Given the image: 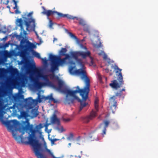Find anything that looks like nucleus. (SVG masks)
<instances>
[{
    "label": "nucleus",
    "instance_id": "obj_1",
    "mask_svg": "<svg viewBox=\"0 0 158 158\" xmlns=\"http://www.w3.org/2000/svg\"><path fill=\"white\" fill-rule=\"evenodd\" d=\"M76 89L75 90H67L66 93L68 95L73 97L74 98L67 99L66 101L69 104L73 103L74 99L77 100L80 102V105L79 107V112H80L83 108L88 105V103L85 102L87 99L90 89H80L79 86L76 87Z\"/></svg>",
    "mask_w": 158,
    "mask_h": 158
},
{
    "label": "nucleus",
    "instance_id": "obj_2",
    "mask_svg": "<svg viewBox=\"0 0 158 158\" xmlns=\"http://www.w3.org/2000/svg\"><path fill=\"white\" fill-rule=\"evenodd\" d=\"M30 68L34 70L37 77L42 78L45 81V82H40L38 78H31V80L34 82L35 87L40 89L42 87L47 85L49 86H55L54 85V84L49 80L47 75L43 74L41 73L40 71L36 68L35 65H31Z\"/></svg>",
    "mask_w": 158,
    "mask_h": 158
},
{
    "label": "nucleus",
    "instance_id": "obj_3",
    "mask_svg": "<svg viewBox=\"0 0 158 158\" xmlns=\"http://www.w3.org/2000/svg\"><path fill=\"white\" fill-rule=\"evenodd\" d=\"M114 69L115 70L117 79L111 81L109 85L112 88L117 89L122 87L124 85V81L121 73L122 69H120L116 65L114 66Z\"/></svg>",
    "mask_w": 158,
    "mask_h": 158
},
{
    "label": "nucleus",
    "instance_id": "obj_4",
    "mask_svg": "<svg viewBox=\"0 0 158 158\" xmlns=\"http://www.w3.org/2000/svg\"><path fill=\"white\" fill-rule=\"evenodd\" d=\"M33 14L32 12H31L27 14L25 13L22 16V18L24 19V22L25 25L26 26V30L29 31V29L35 32L37 37L40 39L38 35L35 31L36 23L35 20L32 18V15Z\"/></svg>",
    "mask_w": 158,
    "mask_h": 158
},
{
    "label": "nucleus",
    "instance_id": "obj_5",
    "mask_svg": "<svg viewBox=\"0 0 158 158\" xmlns=\"http://www.w3.org/2000/svg\"><path fill=\"white\" fill-rule=\"evenodd\" d=\"M38 96L35 99H32L31 97L29 98L28 99H26V101L27 102H29V100H31V103H33L35 104H37L38 103H40L43 101H45L49 100V102H53L55 103L58 102L57 100L54 99L52 96V94H51L47 96H44L43 95H41L40 93H37Z\"/></svg>",
    "mask_w": 158,
    "mask_h": 158
},
{
    "label": "nucleus",
    "instance_id": "obj_6",
    "mask_svg": "<svg viewBox=\"0 0 158 158\" xmlns=\"http://www.w3.org/2000/svg\"><path fill=\"white\" fill-rule=\"evenodd\" d=\"M42 8L44 10V11L42 12V13L43 15H46L48 17H49L51 15L56 14L57 15V17L58 18L63 17L69 19H76L78 20V19L77 17H73L69 14H63L61 13H60L55 11H52L51 10H46L45 7L44 6H42Z\"/></svg>",
    "mask_w": 158,
    "mask_h": 158
},
{
    "label": "nucleus",
    "instance_id": "obj_7",
    "mask_svg": "<svg viewBox=\"0 0 158 158\" xmlns=\"http://www.w3.org/2000/svg\"><path fill=\"white\" fill-rule=\"evenodd\" d=\"M73 73L77 75H82V79H85V85L83 89H87L90 88V80L87 77L86 72L85 70L83 69H80L76 70Z\"/></svg>",
    "mask_w": 158,
    "mask_h": 158
},
{
    "label": "nucleus",
    "instance_id": "obj_8",
    "mask_svg": "<svg viewBox=\"0 0 158 158\" xmlns=\"http://www.w3.org/2000/svg\"><path fill=\"white\" fill-rule=\"evenodd\" d=\"M10 108L13 109V111L15 114L20 113V116L21 118H26L27 117V113L23 110V108L21 104L15 103Z\"/></svg>",
    "mask_w": 158,
    "mask_h": 158
},
{
    "label": "nucleus",
    "instance_id": "obj_9",
    "mask_svg": "<svg viewBox=\"0 0 158 158\" xmlns=\"http://www.w3.org/2000/svg\"><path fill=\"white\" fill-rule=\"evenodd\" d=\"M116 97L115 95H113L109 99L110 104L111 105L110 108L113 113H114L115 110L117 108Z\"/></svg>",
    "mask_w": 158,
    "mask_h": 158
},
{
    "label": "nucleus",
    "instance_id": "obj_10",
    "mask_svg": "<svg viewBox=\"0 0 158 158\" xmlns=\"http://www.w3.org/2000/svg\"><path fill=\"white\" fill-rule=\"evenodd\" d=\"M21 42L22 44L20 45V48L24 51H27L29 49H33L36 47L35 44L29 41H27L26 42V44H23V43H25L24 41L23 42L22 41Z\"/></svg>",
    "mask_w": 158,
    "mask_h": 158
},
{
    "label": "nucleus",
    "instance_id": "obj_11",
    "mask_svg": "<svg viewBox=\"0 0 158 158\" xmlns=\"http://www.w3.org/2000/svg\"><path fill=\"white\" fill-rule=\"evenodd\" d=\"M96 115V112L94 111V110H92L89 115L82 118V121L84 123H88L90 120L94 118Z\"/></svg>",
    "mask_w": 158,
    "mask_h": 158
},
{
    "label": "nucleus",
    "instance_id": "obj_12",
    "mask_svg": "<svg viewBox=\"0 0 158 158\" xmlns=\"http://www.w3.org/2000/svg\"><path fill=\"white\" fill-rule=\"evenodd\" d=\"M70 54L71 56L76 60L77 63L83 68L84 65L83 64L82 60L81 59L78 58V57L80 56L74 52H71Z\"/></svg>",
    "mask_w": 158,
    "mask_h": 158
},
{
    "label": "nucleus",
    "instance_id": "obj_13",
    "mask_svg": "<svg viewBox=\"0 0 158 158\" xmlns=\"http://www.w3.org/2000/svg\"><path fill=\"white\" fill-rule=\"evenodd\" d=\"M23 21L21 18L17 19L16 21V24L17 25L20 27L21 30L23 31V34L24 35H27V32L24 30L23 27Z\"/></svg>",
    "mask_w": 158,
    "mask_h": 158
},
{
    "label": "nucleus",
    "instance_id": "obj_14",
    "mask_svg": "<svg viewBox=\"0 0 158 158\" xmlns=\"http://www.w3.org/2000/svg\"><path fill=\"white\" fill-rule=\"evenodd\" d=\"M75 52L80 56H81L83 58H85L87 57L90 56L91 54L90 52L89 51L86 52L78 51Z\"/></svg>",
    "mask_w": 158,
    "mask_h": 158
},
{
    "label": "nucleus",
    "instance_id": "obj_15",
    "mask_svg": "<svg viewBox=\"0 0 158 158\" xmlns=\"http://www.w3.org/2000/svg\"><path fill=\"white\" fill-rule=\"evenodd\" d=\"M51 122L52 123L56 124L57 125H60V121L57 117L55 114H54L51 119Z\"/></svg>",
    "mask_w": 158,
    "mask_h": 158
},
{
    "label": "nucleus",
    "instance_id": "obj_16",
    "mask_svg": "<svg viewBox=\"0 0 158 158\" xmlns=\"http://www.w3.org/2000/svg\"><path fill=\"white\" fill-rule=\"evenodd\" d=\"M58 81V86L57 87L55 84H54V85L55 86V87L51 86V87L53 88L56 89L60 91L61 90V89L62 88L63 83V82L59 78V80H57Z\"/></svg>",
    "mask_w": 158,
    "mask_h": 158
},
{
    "label": "nucleus",
    "instance_id": "obj_17",
    "mask_svg": "<svg viewBox=\"0 0 158 158\" xmlns=\"http://www.w3.org/2000/svg\"><path fill=\"white\" fill-rule=\"evenodd\" d=\"M32 55L33 56L36 57L38 59H41L43 62L44 63H46L47 62V60L45 58V59L41 58L40 54L39 53L37 52L33 51L32 52Z\"/></svg>",
    "mask_w": 158,
    "mask_h": 158
},
{
    "label": "nucleus",
    "instance_id": "obj_18",
    "mask_svg": "<svg viewBox=\"0 0 158 158\" xmlns=\"http://www.w3.org/2000/svg\"><path fill=\"white\" fill-rule=\"evenodd\" d=\"M123 91H125V88H123L122 89L120 90L119 92H117L115 94V95L117 97H121L122 96L124 98L125 96V94L123 93Z\"/></svg>",
    "mask_w": 158,
    "mask_h": 158
},
{
    "label": "nucleus",
    "instance_id": "obj_19",
    "mask_svg": "<svg viewBox=\"0 0 158 158\" xmlns=\"http://www.w3.org/2000/svg\"><path fill=\"white\" fill-rule=\"evenodd\" d=\"M59 64L57 62L52 63L51 67V71L52 73H54L55 70L58 69V66Z\"/></svg>",
    "mask_w": 158,
    "mask_h": 158
},
{
    "label": "nucleus",
    "instance_id": "obj_20",
    "mask_svg": "<svg viewBox=\"0 0 158 158\" xmlns=\"http://www.w3.org/2000/svg\"><path fill=\"white\" fill-rule=\"evenodd\" d=\"M58 57L52 55H51L49 57L50 60L52 63L57 62Z\"/></svg>",
    "mask_w": 158,
    "mask_h": 158
},
{
    "label": "nucleus",
    "instance_id": "obj_21",
    "mask_svg": "<svg viewBox=\"0 0 158 158\" xmlns=\"http://www.w3.org/2000/svg\"><path fill=\"white\" fill-rule=\"evenodd\" d=\"M98 101L99 100L98 98L96 99L94 101V107L95 110H94V111L96 112V113H97L98 111Z\"/></svg>",
    "mask_w": 158,
    "mask_h": 158
},
{
    "label": "nucleus",
    "instance_id": "obj_22",
    "mask_svg": "<svg viewBox=\"0 0 158 158\" xmlns=\"http://www.w3.org/2000/svg\"><path fill=\"white\" fill-rule=\"evenodd\" d=\"M66 62V60L64 58L61 59L60 57H58L57 63L59 65H61Z\"/></svg>",
    "mask_w": 158,
    "mask_h": 158
},
{
    "label": "nucleus",
    "instance_id": "obj_23",
    "mask_svg": "<svg viewBox=\"0 0 158 158\" xmlns=\"http://www.w3.org/2000/svg\"><path fill=\"white\" fill-rule=\"evenodd\" d=\"M110 122L109 121L107 120H105L103 121V123H102L100 124V126H102L103 125V124H104V127L105 128H106L107 127H108Z\"/></svg>",
    "mask_w": 158,
    "mask_h": 158
},
{
    "label": "nucleus",
    "instance_id": "obj_24",
    "mask_svg": "<svg viewBox=\"0 0 158 158\" xmlns=\"http://www.w3.org/2000/svg\"><path fill=\"white\" fill-rule=\"evenodd\" d=\"M49 76L50 77V78L51 79H55L56 80H59V77L57 76H56L54 73V72L52 74H50L49 75Z\"/></svg>",
    "mask_w": 158,
    "mask_h": 158
},
{
    "label": "nucleus",
    "instance_id": "obj_25",
    "mask_svg": "<svg viewBox=\"0 0 158 158\" xmlns=\"http://www.w3.org/2000/svg\"><path fill=\"white\" fill-rule=\"evenodd\" d=\"M67 51V50L66 48H62L59 52L60 55L61 56H64Z\"/></svg>",
    "mask_w": 158,
    "mask_h": 158
},
{
    "label": "nucleus",
    "instance_id": "obj_26",
    "mask_svg": "<svg viewBox=\"0 0 158 158\" xmlns=\"http://www.w3.org/2000/svg\"><path fill=\"white\" fill-rule=\"evenodd\" d=\"M69 36L72 38L76 40H77V37L74 35L71 32H69Z\"/></svg>",
    "mask_w": 158,
    "mask_h": 158
},
{
    "label": "nucleus",
    "instance_id": "obj_27",
    "mask_svg": "<svg viewBox=\"0 0 158 158\" xmlns=\"http://www.w3.org/2000/svg\"><path fill=\"white\" fill-rule=\"evenodd\" d=\"M79 23L80 25L82 26H84L85 24V21L83 19H81L79 20Z\"/></svg>",
    "mask_w": 158,
    "mask_h": 158
},
{
    "label": "nucleus",
    "instance_id": "obj_28",
    "mask_svg": "<svg viewBox=\"0 0 158 158\" xmlns=\"http://www.w3.org/2000/svg\"><path fill=\"white\" fill-rule=\"evenodd\" d=\"M46 150L47 152L50 154L53 158H60L59 157H56L53 155V153L51 152V151L49 149L46 148Z\"/></svg>",
    "mask_w": 158,
    "mask_h": 158
},
{
    "label": "nucleus",
    "instance_id": "obj_29",
    "mask_svg": "<svg viewBox=\"0 0 158 158\" xmlns=\"http://www.w3.org/2000/svg\"><path fill=\"white\" fill-rule=\"evenodd\" d=\"M64 56H65L64 58L66 60L67 59H69L70 58V56L69 54H65Z\"/></svg>",
    "mask_w": 158,
    "mask_h": 158
},
{
    "label": "nucleus",
    "instance_id": "obj_30",
    "mask_svg": "<svg viewBox=\"0 0 158 158\" xmlns=\"http://www.w3.org/2000/svg\"><path fill=\"white\" fill-rule=\"evenodd\" d=\"M59 140V139H52L51 141V143L52 144H54V143L55 142Z\"/></svg>",
    "mask_w": 158,
    "mask_h": 158
},
{
    "label": "nucleus",
    "instance_id": "obj_31",
    "mask_svg": "<svg viewBox=\"0 0 158 158\" xmlns=\"http://www.w3.org/2000/svg\"><path fill=\"white\" fill-rule=\"evenodd\" d=\"M84 30L85 31L88 32L89 33H90V29H89V28L88 27H85L84 28Z\"/></svg>",
    "mask_w": 158,
    "mask_h": 158
},
{
    "label": "nucleus",
    "instance_id": "obj_32",
    "mask_svg": "<svg viewBox=\"0 0 158 158\" xmlns=\"http://www.w3.org/2000/svg\"><path fill=\"white\" fill-rule=\"evenodd\" d=\"M106 128H104V129L102 131V135L103 136H104V135L106 134Z\"/></svg>",
    "mask_w": 158,
    "mask_h": 158
},
{
    "label": "nucleus",
    "instance_id": "obj_33",
    "mask_svg": "<svg viewBox=\"0 0 158 158\" xmlns=\"http://www.w3.org/2000/svg\"><path fill=\"white\" fill-rule=\"evenodd\" d=\"M73 134L72 133H71L69 137H68L67 138V139L69 140H70V139H73Z\"/></svg>",
    "mask_w": 158,
    "mask_h": 158
},
{
    "label": "nucleus",
    "instance_id": "obj_34",
    "mask_svg": "<svg viewBox=\"0 0 158 158\" xmlns=\"http://www.w3.org/2000/svg\"><path fill=\"white\" fill-rule=\"evenodd\" d=\"M14 2V4L15 5V6L13 7V9H15L17 8V2L15 0H12Z\"/></svg>",
    "mask_w": 158,
    "mask_h": 158
},
{
    "label": "nucleus",
    "instance_id": "obj_35",
    "mask_svg": "<svg viewBox=\"0 0 158 158\" xmlns=\"http://www.w3.org/2000/svg\"><path fill=\"white\" fill-rule=\"evenodd\" d=\"M53 25V23L51 20H50L49 23V27H52Z\"/></svg>",
    "mask_w": 158,
    "mask_h": 158
},
{
    "label": "nucleus",
    "instance_id": "obj_36",
    "mask_svg": "<svg viewBox=\"0 0 158 158\" xmlns=\"http://www.w3.org/2000/svg\"><path fill=\"white\" fill-rule=\"evenodd\" d=\"M73 68H74V67H71L70 68V69H69V71H70V72L71 73H72L73 74H74V73H73L74 71L73 72Z\"/></svg>",
    "mask_w": 158,
    "mask_h": 158
},
{
    "label": "nucleus",
    "instance_id": "obj_37",
    "mask_svg": "<svg viewBox=\"0 0 158 158\" xmlns=\"http://www.w3.org/2000/svg\"><path fill=\"white\" fill-rule=\"evenodd\" d=\"M64 121H66V122H69V121H70V119L69 118H64Z\"/></svg>",
    "mask_w": 158,
    "mask_h": 158
},
{
    "label": "nucleus",
    "instance_id": "obj_38",
    "mask_svg": "<svg viewBox=\"0 0 158 158\" xmlns=\"http://www.w3.org/2000/svg\"><path fill=\"white\" fill-rule=\"evenodd\" d=\"M9 43H6L5 44V45H4V47L5 48H6V47H8L9 46Z\"/></svg>",
    "mask_w": 158,
    "mask_h": 158
},
{
    "label": "nucleus",
    "instance_id": "obj_39",
    "mask_svg": "<svg viewBox=\"0 0 158 158\" xmlns=\"http://www.w3.org/2000/svg\"><path fill=\"white\" fill-rule=\"evenodd\" d=\"M15 14H19L20 13V12L18 10H16L15 11Z\"/></svg>",
    "mask_w": 158,
    "mask_h": 158
},
{
    "label": "nucleus",
    "instance_id": "obj_40",
    "mask_svg": "<svg viewBox=\"0 0 158 158\" xmlns=\"http://www.w3.org/2000/svg\"><path fill=\"white\" fill-rule=\"evenodd\" d=\"M80 138H81V137H80V136H78V137L77 138V141H78V140H79V139H80Z\"/></svg>",
    "mask_w": 158,
    "mask_h": 158
},
{
    "label": "nucleus",
    "instance_id": "obj_41",
    "mask_svg": "<svg viewBox=\"0 0 158 158\" xmlns=\"http://www.w3.org/2000/svg\"><path fill=\"white\" fill-rule=\"evenodd\" d=\"M105 71L106 72L108 73L109 71V70L108 69H105Z\"/></svg>",
    "mask_w": 158,
    "mask_h": 158
},
{
    "label": "nucleus",
    "instance_id": "obj_42",
    "mask_svg": "<svg viewBox=\"0 0 158 158\" xmlns=\"http://www.w3.org/2000/svg\"><path fill=\"white\" fill-rule=\"evenodd\" d=\"M57 40V39L55 38H54L53 41H56Z\"/></svg>",
    "mask_w": 158,
    "mask_h": 158
},
{
    "label": "nucleus",
    "instance_id": "obj_43",
    "mask_svg": "<svg viewBox=\"0 0 158 158\" xmlns=\"http://www.w3.org/2000/svg\"><path fill=\"white\" fill-rule=\"evenodd\" d=\"M104 58V59H106V58H107V56L106 55H105L104 56V57H103Z\"/></svg>",
    "mask_w": 158,
    "mask_h": 158
},
{
    "label": "nucleus",
    "instance_id": "obj_44",
    "mask_svg": "<svg viewBox=\"0 0 158 158\" xmlns=\"http://www.w3.org/2000/svg\"><path fill=\"white\" fill-rule=\"evenodd\" d=\"M95 140H99V139L98 137H96V138L95 139Z\"/></svg>",
    "mask_w": 158,
    "mask_h": 158
},
{
    "label": "nucleus",
    "instance_id": "obj_45",
    "mask_svg": "<svg viewBox=\"0 0 158 158\" xmlns=\"http://www.w3.org/2000/svg\"><path fill=\"white\" fill-rule=\"evenodd\" d=\"M99 78L100 81H101L102 80V77H99Z\"/></svg>",
    "mask_w": 158,
    "mask_h": 158
},
{
    "label": "nucleus",
    "instance_id": "obj_46",
    "mask_svg": "<svg viewBox=\"0 0 158 158\" xmlns=\"http://www.w3.org/2000/svg\"><path fill=\"white\" fill-rule=\"evenodd\" d=\"M113 73H110V75L111 76L113 75Z\"/></svg>",
    "mask_w": 158,
    "mask_h": 158
},
{
    "label": "nucleus",
    "instance_id": "obj_47",
    "mask_svg": "<svg viewBox=\"0 0 158 158\" xmlns=\"http://www.w3.org/2000/svg\"><path fill=\"white\" fill-rule=\"evenodd\" d=\"M61 129H62L61 131L62 132L63 131V127H62Z\"/></svg>",
    "mask_w": 158,
    "mask_h": 158
},
{
    "label": "nucleus",
    "instance_id": "obj_48",
    "mask_svg": "<svg viewBox=\"0 0 158 158\" xmlns=\"http://www.w3.org/2000/svg\"><path fill=\"white\" fill-rule=\"evenodd\" d=\"M5 53H7L8 54V52H7V51H5Z\"/></svg>",
    "mask_w": 158,
    "mask_h": 158
},
{
    "label": "nucleus",
    "instance_id": "obj_49",
    "mask_svg": "<svg viewBox=\"0 0 158 158\" xmlns=\"http://www.w3.org/2000/svg\"><path fill=\"white\" fill-rule=\"evenodd\" d=\"M23 54H24V52H22V55H23Z\"/></svg>",
    "mask_w": 158,
    "mask_h": 158
},
{
    "label": "nucleus",
    "instance_id": "obj_50",
    "mask_svg": "<svg viewBox=\"0 0 158 158\" xmlns=\"http://www.w3.org/2000/svg\"><path fill=\"white\" fill-rule=\"evenodd\" d=\"M98 55H101V54L100 53H98Z\"/></svg>",
    "mask_w": 158,
    "mask_h": 158
},
{
    "label": "nucleus",
    "instance_id": "obj_51",
    "mask_svg": "<svg viewBox=\"0 0 158 158\" xmlns=\"http://www.w3.org/2000/svg\"><path fill=\"white\" fill-rule=\"evenodd\" d=\"M9 2V1H7V3L6 4H8V3Z\"/></svg>",
    "mask_w": 158,
    "mask_h": 158
},
{
    "label": "nucleus",
    "instance_id": "obj_52",
    "mask_svg": "<svg viewBox=\"0 0 158 158\" xmlns=\"http://www.w3.org/2000/svg\"><path fill=\"white\" fill-rule=\"evenodd\" d=\"M71 144V143H69V145H70Z\"/></svg>",
    "mask_w": 158,
    "mask_h": 158
},
{
    "label": "nucleus",
    "instance_id": "obj_53",
    "mask_svg": "<svg viewBox=\"0 0 158 158\" xmlns=\"http://www.w3.org/2000/svg\"><path fill=\"white\" fill-rule=\"evenodd\" d=\"M15 70H16L17 71L18 70L17 69H15Z\"/></svg>",
    "mask_w": 158,
    "mask_h": 158
},
{
    "label": "nucleus",
    "instance_id": "obj_54",
    "mask_svg": "<svg viewBox=\"0 0 158 158\" xmlns=\"http://www.w3.org/2000/svg\"><path fill=\"white\" fill-rule=\"evenodd\" d=\"M38 113H37L36 114V116H37L38 115Z\"/></svg>",
    "mask_w": 158,
    "mask_h": 158
},
{
    "label": "nucleus",
    "instance_id": "obj_55",
    "mask_svg": "<svg viewBox=\"0 0 158 158\" xmlns=\"http://www.w3.org/2000/svg\"><path fill=\"white\" fill-rule=\"evenodd\" d=\"M7 7H9V6H7Z\"/></svg>",
    "mask_w": 158,
    "mask_h": 158
},
{
    "label": "nucleus",
    "instance_id": "obj_56",
    "mask_svg": "<svg viewBox=\"0 0 158 158\" xmlns=\"http://www.w3.org/2000/svg\"><path fill=\"white\" fill-rule=\"evenodd\" d=\"M7 7H9V6H7Z\"/></svg>",
    "mask_w": 158,
    "mask_h": 158
},
{
    "label": "nucleus",
    "instance_id": "obj_57",
    "mask_svg": "<svg viewBox=\"0 0 158 158\" xmlns=\"http://www.w3.org/2000/svg\"><path fill=\"white\" fill-rule=\"evenodd\" d=\"M7 7H9V6H7Z\"/></svg>",
    "mask_w": 158,
    "mask_h": 158
},
{
    "label": "nucleus",
    "instance_id": "obj_58",
    "mask_svg": "<svg viewBox=\"0 0 158 158\" xmlns=\"http://www.w3.org/2000/svg\"><path fill=\"white\" fill-rule=\"evenodd\" d=\"M85 48H86V47H85Z\"/></svg>",
    "mask_w": 158,
    "mask_h": 158
},
{
    "label": "nucleus",
    "instance_id": "obj_59",
    "mask_svg": "<svg viewBox=\"0 0 158 158\" xmlns=\"http://www.w3.org/2000/svg\"><path fill=\"white\" fill-rule=\"evenodd\" d=\"M17 83V84H18V82H17V83Z\"/></svg>",
    "mask_w": 158,
    "mask_h": 158
}]
</instances>
